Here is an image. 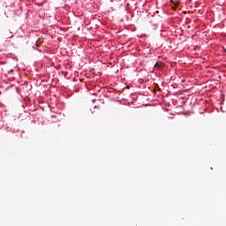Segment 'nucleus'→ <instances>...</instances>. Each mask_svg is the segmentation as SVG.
Masks as SVG:
<instances>
[{"label": "nucleus", "instance_id": "obj_4", "mask_svg": "<svg viewBox=\"0 0 226 226\" xmlns=\"http://www.w3.org/2000/svg\"><path fill=\"white\" fill-rule=\"evenodd\" d=\"M9 73H13V70H11V71L9 72Z\"/></svg>", "mask_w": 226, "mask_h": 226}, {"label": "nucleus", "instance_id": "obj_2", "mask_svg": "<svg viewBox=\"0 0 226 226\" xmlns=\"http://www.w3.org/2000/svg\"><path fill=\"white\" fill-rule=\"evenodd\" d=\"M162 64H163V63L156 62L155 64H154V68H161Z\"/></svg>", "mask_w": 226, "mask_h": 226}, {"label": "nucleus", "instance_id": "obj_3", "mask_svg": "<svg viewBox=\"0 0 226 226\" xmlns=\"http://www.w3.org/2000/svg\"><path fill=\"white\" fill-rule=\"evenodd\" d=\"M39 43H43V38H39L37 42H36V45L37 47H40V44Z\"/></svg>", "mask_w": 226, "mask_h": 226}, {"label": "nucleus", "instance_id": "obj_1", "mask_svg": "<svg viewBox=\"0 0 226 226\" xmlns=\"http://www.w3.org/2000/svg\"><path fill=\"white\" fill-rule=\"evenodd\" d=\"M170 3H172L174 4V7H172V10H176V8H177V6H179V4H181V3L176 1L174 2V0H171Z\"/></svg>", "mask_w": 226, "mask_h": 226}]
</instances>
